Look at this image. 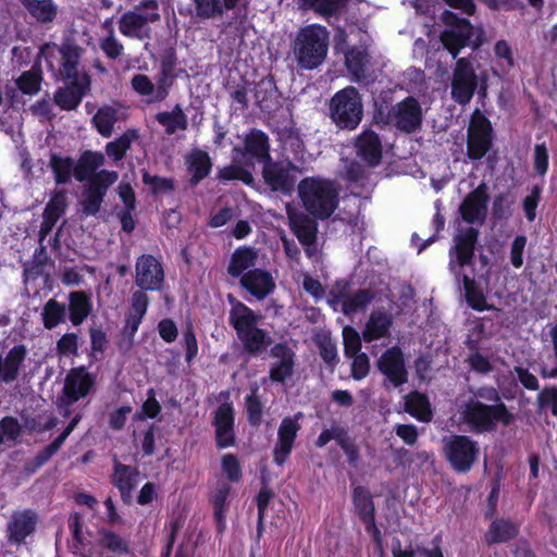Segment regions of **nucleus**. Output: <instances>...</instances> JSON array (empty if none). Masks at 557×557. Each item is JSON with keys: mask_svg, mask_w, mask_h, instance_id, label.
<instances>
[{"mask_svg": "<svg viewBox=\"0 0 557 557\" xmlns=\"http://www.w3.org/2000/svg\"><path fill=\"white\" fill-rule=\"evenodd\" d=\"M297 191L306 212L322 221L327 220L339 203V190L330 178L307 176L298 183Z\"/></svg>", "mask_w": 557, "mask_h": 557, "instance_id": "f257e3e1", "label": "nucleus"}, {"mask_svg": "<svg viewBox=\"0 0 557 557\" xmlns=\"http://www.w3.org/2000/svg\"><path fill=\"white\" fill-rule=\"evenodd\" d=\"M329 49V32L324 26L311 24L302 27L294 41V55L302 70H314L323 63Z\"/></svg>", "mask_w": 557, "mask_h": 557, "instance_id": "f03ea898", "label": "nucleus"}, {"mask_svg": "<svg viewBox=\"0 0 557 557\" xmlns=\"http://www.w3.org/2000/svg\"><path fill=\"white\" fill-rule=\"evenodd\" d=\"M462 420L471 432L483 434L495 432L498 423L509 426L515 421V414L504 403L487 405L470 399L463 407Z\"/></svg>", "mask_w": 557, "mask_h": 557, "instance_id": "7ed1b4c3", "label": "nucleus"}, {"mask_svg": "<svg viewBox=\"0 0 557 557\" xmlns=\"http://www.w3.org/2000/svg\"><path fill=\"white\" fill-rule=\"evenodd\" d=\"M329 116L338 129L355 131L363 117V103L358 89L345 87L330 100Z\"/></svg>", "mask_w": 557, "mask_h": 557, "instance_id": "20e7f679", "label": "nucleus"}, {"mask_svg": "<svg viewBox=\"0 0 557 557\" xmlns=\"http://www.w3.org/2000/svg\"><path fill=\"white\" fill-rule=\"evenodd\" d=\"M442 21L447 28L441 33L440 40L454 59L468 46L473 49L481 46L482 41L479 37L472 39L474 27L468 18L459 17L455 12L445 10L442 13Z\"/></svg>", "mask_w": 557, "mask_h": 557, "instance_id": "39448f33", "label": "nucleus"}, {"mask_svg": "<svg viewBox=\"0 0 557 557\" xmlns=\"http://www.w3.org/2000/svg\"><path fill=\"white\" fill-rule=\"evenodd\" d=\"M263 315L256 312L242 321L231 325L237 339L242 345V350L250 358H257L273 346L271 333L260 327Z\"/></svg>", "mask_w": 557, "mask_h": 557, "instance_id": "423d86ee", "label": "nucleus"}, {"mask_svg": "<svg viewBox=\"0 0 557 557\" xmlns=\"http://www.w3.org/2000/svg\"><path fill=\"white\" fill-rule=\"evenodd\" d=\"M300 168L289 159L274 160L262 165L261 176L265 187L273 194L290 197L297 187Z\"/></svg>", "mask_w": 557, "mask_h": 557, "instance_id": "0eeeda50", "label": "nucleus"}, {"mask_svg": "<svg viewBox=\"0 0 557 557\" xmlns=\"http://www.w3.org/2000/svg\"><path fill=\"white\" fill-rule=\"evenodd\" d=\"M443 453L455 472L467 473L478 460L480 447L478 442L468 435L453 434L443 440Z\"/></svg>", "mask_w": 557, "mask_h": 557, "instance_id": "6e6552de", "label": "nucleus"}, {"mask_svg": "<svg viewBox=\"0 0 557 557\" xmlns=\"http://www.w3.org/2000/svg\"><path fill=\"white\" fill-rule=\"evenodd\" d=\"M494 141L491 121L479 109L471 114L467 131V156L471 161L483 159Z\"/></svg>", "mask_w": 557, "mask_h": 557, "instance_id": "1a4fd4ad", "label": "nucleus"}, {"mask_svg": "<svg viewBox=\"0 0 557 557\" xmlns=\"http://www.w3.org/2000/svg\"><path fill=\"white\" fill-rule=\"evenodd\" d=\"M117 178V172L103 169L86 183L79 202L83 215L96 216L100 212L108 189Z\"/></svg>", "mask_w": 557, "mask_h": 557, "instance_id": "9d476101", "label": "nucleus"}, {"mask_svg": "<svg viewBox=\"0 0 557 557\" xmlns=\"http://www.w3.org/2000/svg\"><path fill=\"white\" fill-rule=\"evenodd\" d=\"M451 98L461 106L468 104L478 88V76L472 63L467 58L456 61L451 78Z\"/></svg>", "mask_w": 557, "mask_h": 557, "instance_id": "9b49d317", "label": "nucleus"}, {"mask_svg": "<svg viewBox=\"0 0 557 557\" xmlns=\"http://www.w3.org/2000/svg\"><path fill=\"white\" fill-rule=\"evenodd\" d=\"M97 540L89 543L82 553L83 557H112L124 556L131 553L129 542L114 531L107 528H99Z\"/></svg>", "mask_w": 557, "mask_h": 557, "instance_id": "f8f14e48", "label": "nucleus"}, {"mask_svg": "<svg viewBox=\"0 0 557 557\" xmlns=\"http://www.w3.org/2000/svg\"><path fill=\"white\" fill-rule=\"evenodd\" d=\"M96 374L88 372L85 366L70 369L62 389L65 404H75L86 398L96 387Z\"/></svg>", "mask_w": 557, "mask_h": 557, "instance_id": "ddd939ff", "label": "nucleus"}, {"mask_svg": "<svg viewBox=\"0 0 557 557\" xmlns=\"http://www.w3.org/2000/svg\"><path fill=\"white\" fill-rule=\"evenodd\" d=\"M304 418L302 412H296L282 419L277 430V442L273 448V461L277 466H283L289 458L298 432L301 429L299 421Z\"/></svg>", "mask_w": 557, "mask_h": 557, "instance_id": "4468645a", "label": "nucleus"}, {"mask_svg": "<svg viewBox=\"0 0 557 557\" xmlns=\"http://www.w3.org/2000/svg\"><path fill=\"white\" fill-rule=\"evenodd\" d=\"M162 263L152 255L143 253L135 264V284L143 290L159 292L164 283Z\"/></svg>", "mask_w": 557, "mask_h": 557, "instance_id": "2eb2a0df", "label": "nucleus"}, {"mask_svg": "<svg viewBox=\"0 0 557 557\" xmlns=\"http://www.w3.org/2000/svg\"><path fill=\"white\" fill-rule=\"evenodd\" d=\"M490 195L486 183L481 182L461 201L459 213L468 224H483L487 216Z\"/></svg>", "mask_w": 557, "mask_h": 557, "instance_id": "dca6fc26", "label": "nucleus"}, {"mask_svg": "<svg viewBox=\"0 0 557 557\" xmlns=\"http://www.w3.org/2000/svg\"><path fill=\"white\" fill-rule=\"evenodd\" d=\"M233 151L240 154L246 161H256L262 165L272 159L269 135L256 127L245 134L243 147H235Z\"/></svg>", "mask_w": 557, "mask_h": 557, "instance_id": "f3484780", "label": "nucleus"}, {"mask_svg": "<svg viewBox=\"0 0 557 557\" xmlns=\"http://www.w3.org/2000/svg\"><path fill=\"white\" fill-rule=\"evenodd\" d=\"M376 367L395 387H399L408 382L405 357L398 346L387 348L377 359Z\"/></svg>", "mask_w": 557, "mask_h": 557, "instance_id": "a211bd4d", "label": "nucleus"}, {"mask_svg": "<svg viewBox=\"0 0 557 557\" xmlns=\"http://www.w3.org/2000/svg\"><path fill=\"white\" fill-rule=\"evenodd\" d=\"M60 54L58 76L62 81H83L79 72L83 48L73 40H64L60 46L52 44Z\"/></svg>", "mask_w": 557, "mask_h": 557, "instance_id": "6ab92c4d", "label": "nucleus"}, {"mask_svg": "<svg viewBox=\"0 0 557 557\" xmlns=\"http://www.w3.org/2000/svg\"><path fill=\"white\" fill-rule=\"evenodd\" d=\"M270 356L278 359L270 367L269 377L273 383L284 384L294 374L296 354L286 342L274 344Z\"/></svg>", "mask_w": 557, "mask_h": 557, "instance_id": "aec40b11", "label": "nucleus"}, {"mask_svg": "<svg viewBox=\"0 0 557 557\" xmlns=\"http://www.w3.org/2000/svg\"><path fill=\"white\" fill-rule=\"evenodd\" d=\"M393 115L394 124L400 132L412 134L421 127L423 119L422 108L412 96H408L398 102Z\"/></svg>", "mask_w": 557, "mask_h": 557, "instance_id": "412c9836", "label": "nucleus"}, {"mask_svg": "<svg viewBox=\"0 0 557 557\" xmlns=\"http://www.w3.org/2000/svg\"><path fill=\"white\" fill-rule=\"evenodd\" d=\"M63 82L66 84L55 90L53 101L61 110H75L90 88V76L83 72V81Z\"/></svg>", "mask_w": 557, "mask_h": 557, "instance_id": "4be33fe9", "label": "nucleus"}, {"mask_svg": "<svg viewBox=\"0 0 557 557\" xmlns=\"http://www.w3.org/2000/svg\"><path fill=\"white\" fill-rule=\"evenodd\" d=\"M239 285L258 300L265 299L276 287L271 272L260 268H253L242 275Z\"/></svg>", "mask_w": 557, "mask_h": 557, "instance_id": "5701e85b", "label": "nucleus"}, {"mask_svg": "<svg viewBox=\"0 0 557 557\" xmlns=\"http://www.w3.org/2000/svg\"><path fill=\"white\" fill-rule=\"evenodd\" d=\"M30 18L50 29L58 23L61 10L54 0H17Z\"/></svg>", "mask_w": 557, "mask_h": 557, "instance_id": "b1692460", "label": "nucleus"}, {"mask_svg": "<svg viewBox=\"0 0 557 557\" xmlns=\"http://www.w3.org/2000/svg\"><path fill=\"white\" fill-rule=\"evenodd\" d=\"M139 474L138 469L133 466L124 465L113 458V472L111 474V484L120 492L124 504L129 505L133 500V491L136 487V478Z\"/></svg>", "mask_w": 557, "mask_h": 557, "instance_id": "393cba45", "label": "nucleus"}, {"mask_svg": "<svg viewBox=\"0 0 557 557\" xmlns=\"http://www.w3.org/2000/svg\"><path fill=\"white\" fill-rule=\"evenodd\" d=\"M357 156L370 168H375L382 160V143L373 129L362 131L355 143Z\"/></svg>", "mask_w": 557, "mask_h": 557, "instance_id": "a878e982", "label": "nucleus"}, {"mask_svg": "<svg viewBox=\"0 0 557 557\" xmlns=\"http://www.w3.org/2000/svg\"><path fill=\"white\" fill-rule=\"evenodd\" d=\"M37 515L32 510L14 512L8 522V541L20 545L36 530Z\"/></svg>", "mask_w": 557, "mask_h": 557, "instance_id": "bb28decb", "label": "nucleus"}, {"mask_svg": "<svg viewBox=\"0 0 557 557\" xmlns=\"http://www.w3.org/2000/svg\"><path fill=\"white\" fill-rule=\"evenodd\" d=\"M160 20L158 12L141 14L137 11H126L119 20L120 33L128 38L144 39L148 35L143 33V29L148 23H154Z\"/></svg>", "mask_w": 557, "mask_h": 557, "instance_id": "cd10ccee", "label": "nucleus"}, {"mask_svg": "<svg viewBox=\"0 0 557 557\" xmlns=\"http://www.w3.org/2000/svg\"><path fill=\"white\" fill-rule=\"evenodd\" d=\"M231 492V484L225 480H219L209 493V503L213 508V517L219 532H223L226 527L227 498Z\"/></svg>", "mask_w": 557, "mask_h": 557, "instance_id": "c85d7f7f", "label": "nucleus"}, {"mask_svg": "<svg viewBox=\"0 0 557 557\" xmlns=\"http://www.w3.org/2000/svg\"><path fill=\"white\" fill-rule=\"evenodd\" d=\"M289 227L301 245H310L317 242L318 219L308 212H288Z\"/></svg>", "mask_w": 557, "mask_h": 557, "instance_id": "c756f323", "label": "nucleus"}, {"mask_svg": "<svg viewBox=\"0 0 557 557\" xmlns=\"http://www.w3.org/2000/svg\"><path fill=\"white\" fill-rule=\"evenodd\" d=\"M255 97L262 112H275L280 103V91L272 75L262 77L256 85Z\"/></svg>", "mask_w": 557, "mask_h": 557, "instance_id": "7c9ffc66", "label": "nucleus"}, {"mask_svg": "<svg viewBox=\"0 0 557 557\" xmlns=\"http://www.w3.org/2000/svg\"><path fill=\"white\" fill-rule=\"evenodd\" d=\"M189 176V185L197 186L205 180L212 170V162L209 153L201 149L191 150L185 159Z\"/></svg>", "mask_w": 557, "mask_h": 557, "instance_id": "2f4dec72", "label": "nucleus"}, {"mask_svg": "<svg viewBox=\"0 0 557 557\" xmlns=\"http://www.w3.org/2000/svg\"><path fill=\"white\" fill-rule=\"evenodd\" d=\"M257 259L258 252L253 247L239 246L231 255L226 272L233 278H240L247 271L255 268Z\"/></svg>", "mask_w": 557, "mask_h": 557, "instance_id": "473e14b6", "label": "nucleus"}, {"mask_svg": "<svg viewBox=\"0 0 557 557\" xmlns=\"http://www.w3.org/2000/svg\"><path fill=\"white\" fill-rule=\"evenodd\" d=\"M478 237L479 231L472 226L460 231L456 236L454 251L459 267L472 264Z\"/></svg>", "mask_w": 557, "mask_h": 557, "instance_id": "72a5a7b5", "label": "nucleus"}, {"mask_svg": "<svg viewBox=\"0 0 557 557\" xmlns=\"http://www.w3.org/2000/svg\"><path fill=\"white\" fill-rule=\"evenodd\" d=\"M520 532V525L506 518H496L492 521L484 541L487 545L508 543L515 540Z\"/></svg>", "mask_w": 557, "mask_h": 557, "instance_id": "f704fd0d", "label": "nucleus"}, {"mask_svg": "<svg viewBox=\"0 0 557 557\" xmlns=\"http://www.w3.org/2000/svg\"><path fill=\"white\" fill-rule=\"evenodd\" d=\"M27 348L24 344L14 345L3 357V383L10 384L20 376L21 369L27 358Z\"/></svg>", "mask_w": 557, "mask_h": 557, "instance_id": "c9c22d12", "label": "nucleus"}, {"mask_svg": "<svg viewBox=\"0 0 557 557\" xmlns=\"http://www.w3.org/2000/svg\"><path fill=\"white\" fill-rule=\"evenodd\" d=\"M405 411L420 422L428 423L433 419V410L429 397L418 391H412L405 396Z\"/></svg>", "mask_w": 557, "mask_h": 557, "instance_id": "e433bc0d", "label": "nucleus"}, {"mask_svg": "<svg viewBox=\"0 0 557 557\" xmlns=\"http://www.w3.org/2000/svg\"><path fill=\"white\" fill-rule=\"evenodd\" d=\"M104 161V156L99 151H84L75 163V180L88 183L98 173L97 170L103 165Z\"/></svg>", "mask_w": 557, "mask_h": 557, "instance_id": "4c0bfd02", "label": "nucleus"}, {"mask_svg": "<svg viewBox=\"0 0 557 557\" xmlns=\"http://www.w3.org/2000/svg\"><path fill=\"white\" fill-rule=\"evenodd\" d=\"M393 325V318L386 312L372 311L362 331V338L366 343H372L389 334Z\"/></svg>", "mask_w": 557, "mask_h": 557, "instance_id": "58836bf2", "label": "nucleus"}, {"mask_svg": "<svg viewBox=\"0 0 557 557\" xmlns=\"http://www.w3.org/2000/svg\"><path fill=\"white\" fill-rule=\"evenodd\" d=\"M92 311V304L84 290L69 294V319L74 326H79Z\"/></svg>", "mask_w": 557, "mask_h": 557, "instance_id": "ea45409f", "label": "nucleus"}, {"mask_svg": "<svg viewBox=\"0 0 557 557\" xmlns=\"http://www.w3.org/2000/svg\"><path fill=\"white\" fill-rule=\"evenodd\" d=\"M49 168L52 171L53 180L57 185L70 184L72 182V177H75V161L70 156L51 153Z\"/></svg>", "mask_w": 557, "mask_h": 557, "instance_id": "a19ab883", "label": "nucleus"}, {"mask_svg": "<svg viewBox=\"0 0 557 557\" xmlns=\"http://www.w3.org/2000/svg\"><path fill=\"white\" fill-rule=\"evenodd\" d=\"M462 284L465 289L466 301L470 308L475 311L482 312L485 310H496L494 305H488L486 296L482 288L476 284L474 278L463 275Z\"/></svg>", "mask_w": 557, "mask_h": 557, "instance_id": "79ce46f5", "label": "nucleus"}, {"mask_svg": "<svg viewBox=\"0 0 557 557\" xmlns=\"http://www.w3.org/2000/svg\"><path fill=\"white\" fill-rule=\"evenodd\" d=\"M156 121L162 125L168 135H173L177 129L186 131L188 120L180 104H175L171 112L162 111L156 114Z\"/></svg>", "mask_w": 557, "mask_h": 557, "instance_id": "37998d69", "label": "nucleus"}, {"mask_svg": "<svg viewBox=\"0 0 557 557\" xmlns=\"http://www.w3.org/2000/svg\"><path fill=\"white\" fill-rule=\"evenodd\" d=\"M352 505L360 521L375 516L373 497L366 486L358 485L352 490Z\"/></svg>", "mask_w": 557, "mask_h": 557, "instance_id": "c03bdc74", "label": "nucleus"}, {"mask_svg": "<svg viewBox=\"0 0 557 557\" xmlns=\"http://www.w3.org/2000/svg\"><path fill=\"white\" fill-rule=\"evenodd\" d=\"M342 301V310L345 314H352L368 307L374 299V293L369 288L358 289L354 295H344L339 293Z\"/></svg>", "mask_w": 557, "mask_h": 557, "instance_id": "a18cd8bd", "label": "nucleus"}, {"mask_svg": "<svg viewBox=\"0 0 557 557\" xmlns=\"http://www.w3.org/2000/svg\"><path fill=\"white\" fill-rule=\"evenodd\" d=\"M273 498H274V492L269 487L268 483L263 480L262 486L255 497V502H256L257 509H258L257 529H256L257 543L260 542V539L263 535L265 513H267L268 507Z\"/></svg>", "mask_w": 557, "mask_h": 557, "instance_id": "49530a36", "label": "nucleus"}, {"mask_svg": "<svg viewBox=\"0 0 557 557\" xmlns=\"http://www.w3.org/2000/svg\"><path fill=\"white\" fill-rule=\"evenodd\" d=\"M116 121V110L110 106H103L99 108L91 119L94 127L104 138H108L112 135Z\"/></svg>", "mask_w": 557, "mask_h": 557, "instance_id": "de8ad7c7", "label": "nucleus"}, {"mask_svg": "<svg viewBox=\"0 0 557 557\" xmlns=\"http://www.w3.org/2000/svg\"><path fill=\"white\" fill-rule=\"evenodd\" d=\"M66 306L54 298H50L44 306L41 319L45 329L52 330L65 322Z\"/></svg>", "mask_w": 557, "mask_h": 557, "instance_id": "09e8293b", "label": "nucleus"}, {"mask_svg": "<svg viewBox=\"0 0 557 557\" xmlns=\"http://www.w3.org/2000/svg\"><path fill=\"white\" fill-rule=\"evenodd\" d=\"M137 138L138 131L135 128H129L115 140L108 143L106 145V152L114 161H120L126 156V152L131 148L132 143Z\"/></svg>", "mask_w": 557, "mask_h": 557, "instance_id": "8fccbe9b", "label": "nucleus"}, {"mask_svg": "<svg viewBox=\"0 0 557 557\" xmlns=\"http://www.w3.org/2000/svg\"><path fill=\"white\" fill-rule=\"evenodd\" d=\"M42 74L40 70L24 71L15 81L17 89L27 96H34L39 92L41 87Z\"/></svg>", "mask_w": 557, "mask_h": 557, "instance_id": "3c124183", "label": "nucleus"}, {"mask_svg": "<svg viewBox=\"0 0 557 557\" xmlns=\"http://www.w3.org/2000/svg\"><path fill=\"white\" fill-rule=\"evenodd\" d=\"M368 53L359 48H351L345 53L347 70L359 81L366 76Z\"/></svg>", "mask_w": 557, "mask_h": 557, "instance_id": "603ef678", "label": "nucleus"}, {"mask_svg": "<svg viewBox=\"0 0 557 557\" xmlns=\"http://www.w3.org/2000/svg\"><path fill=\"white\" fill-rule=\"evenodd\" d=\"M218 180L222 182L239 181L247 186H252L255 184V177L251 171L240 164L223 166L218 172Z\"/></svg>", "mask_w": 557, "mask_h": 557, "instance_id": "864d4df0", "label": "nucleus"}, {"mask_svg": "<svg viewBox=\"0 0 557 557\" xmlns=\"http://www.w3.org/2000/svg\"><path fill=\"white\" fill-rule=\"evenodd\" d=\"M348 0H302L304 4L315 13L331 17L341 13L347 5Z\"/></svg>", "mask_w": 557, "mask_h": 557, "instance_id": "5fc2aeb1", "label": "nucleus"}, {"mask_svg": "<svg viewBox=\"0 0 557 557\" xmlns=\"http://www.w3.org/2000/svg\"><path fill=\"white\" fill-rule=\"evenodd\" d=\"M178 64L177 51L174 46H170L162 50L160 53V73L176 75V77H180L181 74L185 73V70L178 67Z\"/></svg>", "mask_w": 557, "mask_h": 557, "instance_id": "6e6d98bb", "label": "nucleus"}, {"mask_svg": "<svg viewBox=\"0 0 557 557\" xmlns=\"http://www.w3.org/2000/svg\"><path fill=\"white\" fill-rule=\"evenodd\" d=\"M257 392L258 388H255L245 397L247 420L248 423L255 428H258L261 424L263 416V406Z\"/></svg>", "mask_w": 557, "mask_h": 557, "instance_id": "4d7b16f0", "label": "nucleus"}, {"mask_svg": "<svg viewBox=\"0 0 557 557\" xmlns=\"http://www.w3.org/2000/svg\"><path fill=\"white\" fill-rule=\"evenodd\" d=\"M337 445L344 451L349 466L357 467L360 460V448L356 442V438L349 434L347 428H345L341 437L337 438Z\"/></svg>", "mask_w": 557, "mask_h": 557, "instance_id": "13d9d810", "label": "nucleus"}, {"mask_svg": "<svg viewBox=\"0 0 557 557\" xmlns=\"http://www.w3.org/2000/svg\"><path fill=\"white\" fill-rule=\"evenodd\" d=\"M221 469L231 483H239L243 480V467L238 457L234 454H224L221 457Z\"/></svg>", "mask_w": 557, "mask_h": 557, "instance_id": "bf43d9fd", "label": "nucleus"}, {"mask_svg": "<svg viewBox=\"0 0 557 557\" xmlns=\"http://www.w3.org/2000/svg\"><path fill=\"white\" fill-rule=\"evenodd\" d=\"M161 410V405L156 398V391L151 387L147 391V399L143 403L140 411L134 413L133 420L154 419L160 414Z\"/></svg>", "mask_w": 557, "mask_h": 557, "instance_id": "052dcab7", "label": "nucleus"}, {"mask_svg": "<svg viewBox=\"0 0 557 557\" xmlns=\"http://www.w3.org/2000/svg\"><path fill=\"white\" fill-rule=\"evenodd\" d=\"M143 183L150 186L153 195L171 193L175 189V182L172 177H162L159 175H151L149 172L144 171Z\"/></svg>", "mask_w": 557, "mask_h": 557, "instance_id": "680f3d73", "label": "nucleus"}, {"mask_svg": "<svg viewBox=\"0 0 557 557\" xmlns=\"http://www.w3.org/2000/svg\"><path fill=\"white\" fill-rule=\"evenodd\" d=\"M66 207V191L58 190L51 196L50 200L46 205L42 215L54 219V221H59V219L64 214Z\"/></svg>", "mask_w": 557, "mask_h": 557, "instance_id": "e2e57ef3", "label": "nucleus"}, {"mask_svg": "<svg viewBox=\"0 0 557 557\" xmlns=\"http://www.w3.org/2000/svg\"><path fill=\"white\" fill-rule=\"evenodd\" d=\"M197 17L210 20L223 14V5L220 0H193Z\"/></svg>", "mask_w": 557, "mask_h": 557, "instance_id": "0e129e2a", "label": "nucleus"}, {"mask_svg": "<svg viewBox=\"0 0 557 557\" xmlns=\"http://www.w3.org/2000/svg\"><path fill=\"white\" fill-rule=\"evenodd\" d=\"M212 425L214 429L235 426V414L232 403L225 401L216 408L212 419Z\"/></svg>", "mask_w": 557, "mask_h": 557, "instance_id": "69168bd1", "label": "nucleus"}, {"mask_svg": "<svg viewBox=\"0 0 557 557\" xmlns=\"http://www.w3.org/2000/svg\"><path fill=\"white\" fill-rule=\"evenodd\" d=\"M227 301L231 305V309L228 311L230 325H233L242 321V319H245L257 312L243 301L238 300L233 294L227 295Z\"/></svg>", "mask_w": 557, "mask_h": 557, "instance_id": "338daca9", "label": "nucleus"}, {"mask_svg": "<svg viewBox=\"0 0 557 557\" xmlns=\"http://www.w3.org/2000/svg\"><path fill=\"white\" fill-rule=\"evenodd\" d=\"M536 400L540 410L549 409L553 416H557V386H545Z\"/></svg>", "mask_w": 557, "mask_h": 557, "instance_id": "774afa93", "label": "nucleus"}]
</instances>
